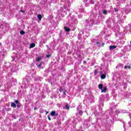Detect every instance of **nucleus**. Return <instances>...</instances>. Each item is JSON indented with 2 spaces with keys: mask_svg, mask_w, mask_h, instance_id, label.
Listing matches in <instances>:
<instances>
[{
  "mask_svg": "<svg viewBox=\"0 0 131 131\" xmlns=\"http://www.w3.org/2000/svg\"><path fill=\"white\" fill-rule=\"evenodd\" d=\"M20 12L21 13H25V11H23V10H20Z\"/></svg>",
  "mask_w": 131,
  "mask_h": 131,
  "instance_id": "obj_21",
  "label": "nucleus"
},
{
  "mask_svg": "<svg viewBox=\"0 0 131 131\" xmlns=\"http://www.w3.org/2000/svg\"><path fill=\"white\" fill-rule=\"evenodd\" d=\"M96 45H100V42H97Z\"/></svg>",
  "mask_w": 131,
  "mask_h": 131,
  "instance_id": "obj_25",
  "label": "nucleus"
},
{
  "mask_svg": "<svg viewBox=\"0 0 131 131\" xmlns=\"http://www.w3.org/2000/svg\"><path fill=\"white\" fill-rule=\"evenodd\" d=\"M117 48V46H110V50L112 51V50H114V49H116Z\"/></svg>",
  "mask_w": 131,
  "mask_h": 131,
  "instance_id": "obj_2",
  "label": "nucleus"
},
{
  "mask_svg": "<svg viewBox=\"0 0 131 131\" xmlns=\"http://www.w3.org/2000/svg\"><path fill=\"white\" fill-rule=\"evenodd\" d=\"M37 18H38V20H39L40 21V20H41V19L42 18V16L41 15V14H38Z\"/></svg>",
  "mask_w": 131,
  "mask_h": 131,
  "instance_id": "obj_5",
  "label": "nucleus"
},
{
  "mask_svg": "<svg viewBox=\"0 0 131 131\" xmlns=\"http://www.w3.org/2000/svg\"><path fill=\"white\" fill-rule=\"evenodd\" d=\"M34 110H37V107H35L34 108Z\"/></svg>",
  "mask_w": 131,
  "mask_h": 131,
  "instance_id": "obj_24",
  "label": "nucleus"
},
{
  "mask_svg": "<svg viewBox=\"0 0 131 131\" xmlns=\"http://www.w3.org/2000/svg\"><path fill=\"white\" fill-rule=\"evenodd\" d=\"M98 89H99V90H102V89H103V84L100 83L98 85Z\"/></svg>",
  "mask_w": 131,
  "mask_h": 131,
  "instance_id": "obj_7",
  "label": "nucleus"
},
{
  "mask_svg": "<svg viewBox=\"0 0 131 131\" xmlns=\"http://www.w3.org/2000/svg\"><path fill=\"white\" fill-rule=\"evenodd\" d=\"M11 106L13 107V108H16V104L14 102L11 103Z\"/></svg>",
  "mask_w": 131,
  "mask_h": 131,
  "instance_id": "obj_8",
  "label": "nucleus"
},
{
  "mask_svg": "<svg viewBox=\"0 0 131 131\" xmlns=\"http://www.w3.org/2000/svg\"><path fill=\"white\" fill-rule=\"evenodd\" d=\"M64 29L67 32H69V31H70V29L68 28L67 27H64Z\"/></svg>",
  "mask_w": 131,
  "mask_h": 131,
  "instance_id": "obj_4",
  "label": "nucleus"
},
{
  "mask_svg": "<svg viewBox=\"0 0 131 131\" xmlns=\"http://www.w3.org/2000/svg\"><path fill=\"white\" fill-rule=\"evenodd\" d=\"M88 60H90V58H88Z\"/></svg>",
  "mask_w": 131,
  "mask_h": 131,
  "instance_id": "obj_31",
  "label": "nucleus"
},
{
  "mask_svg": "<svg viewBox=\"0 0 131 131\" xmlns=\"http://www.w3.org/2000/svg\"><path fill=\"white\" fill-rule=\"evenodd\" d=\"M103 14H104V15H107V10H103Z\"/></svg>",
  "mask_w": 131,
  "mask_h": 131,
  "instance_id": "obj_12",
  "label": "nucleus"
},
{
  "mask_svg": "<svg viewBox=\"0 0 131 131\" xmlns=\"http://www.w3.org/2000/svg\"><path fill=\"white\" fill-rule=\"evenodd\" d=\"M82 131H84L83 130H82Z\"/></svg>",
  "mask_w": 131,
  "mask_h": 131,
  "instance_id": "obj_32",
  "label": "nucleus"
},
{
  "mask_svg": "<svg viewBox=\"0 0 131 131\" xmlns=\"http://www.w3.org/2000/svg\"><path fill=\"white\" fill-rule=\"evenodd\" d=\"M104 45H105V43H102V47H104Z\"/></svg>",
  "mask_w": 131,
  "mask_h": 131,
  "instance_id": "obj_27",
  "label": "nucleus"
},
{
  "mask_svg": "<svg viewBox=\"0 0 131 131\" xmlns=\"http://www.w3.org/2000/svg\"><path fill=\"white\" fill-rule=\"evenodd\" d=\"M41 60V57L39 56L36 59V62H39Z\"/></svg>",
  "mask_w": 131,
  "mask_h": 131,
  "instance_id": "obj_6",
  "label": "nucleus"
},
{
  "mask_svg": "<svg viewBox=\"0 0 131 131\" xmlns=\"http://www.w3.org/2000/svg\"><path fill=\"white\" fill-rule=\"evenodd\" d=\"M48 118L49 120H50V121L51 120V117H50V116H48Z\"/></svg>",
  "mask_w": 131,
  "mask_h": 131,
  "instance_id": "obj_20",
  "label": "nucleus"
},
{
  "mask_svg": "<svg viewBox=\"0 0 131 131\" xmlns=\"http://www.w3.org/2000/svg\"><path fill=\"white\" fill-rule=\"evenodd\" d=\"M50 57H51V55L50 54L46 55V57H47V58H50Z\"/></svg>",
  "mask_w": 131,
  "mask_h": 131,
  "instance_id": "obj_18",
  "label": "nucleus"
},
{
  "mask_svg": "<svg viewBox=\"0 0 131 131\" xmlns=\"http://www.w3.org/2000/svg\"><path fill=\"white\" fill-rule=\"evenodd\" d=\"M51 116H58V114H56V112L52 111L51 113Z\"/></svg>",
  "mask_w": 131,
  "mask_h": 131,
  "instance_id": "obj_1",
  "label": "nucleus"
},
{
  "mask_svg": "<svg viewBox=\"0 0 131 131\" xmlns=\"http://www.w3.org/2000/svg\"><path fill=\"white\" fill-rule=\"evenodd\" d=\"M97 73H98V71H97V70H95L94 71V74H95V75H96Z\"/></svg>",
  "mask_w": 131,
  "mask_h": 131,
  "instance_id": "obj_17",
  "label": "nucleus"
},
{
  "mask_svg": "<svg viewBox=\"0 0 131 131\" xmlns=\"http://www.w3.org/2000/svg\"><path fill=\"white\" fill-rule=\"evenodd\" d=\"M106 91H107V87L104 86L103 88V89H101V93H105V92H106Z\"/></svg>",
  "mask_w": 131,
  "mask_h": 131,
  "instance_id": "obj_3",
  "label": "nucleus"
},
{
  "mask_svg": "<svg viewBox=\"0 0 131 131\" xmlns=\"http://www.w3.org/2000/svg\"><path fill=\"white\" fill-rule=\"evenodd\" d=\"M37 67L40 68V67H41V63H39V64L37 66Z\"/></svg>",
  "mask_w": 131,
  "mask_h": 131,
  "instance_id": "obj_15",
  "label": "nucleus"
},
{
  "mask_svg": "<svg viewBox=\"0 0 131 131\" xmlns=\"http://www.w3.org/2000/svg\"><path fill=\"white\" fill-rule=\"evenodd\" d=\"M1 46H2V43L1 42H0V47H1Z\"/></svg>",
  "mask_w": 131,
  "mask_h": 131,
  "instance_id": "obj_29",
  "label": "nucleus"
},
{
  "mask_svg": "<svg viewBox=\"0 0 131 131\" xmlns=\"http://www.w3.org/2000/svg\"><path fill=\"white\" fill-rule=\"evenodd\" d=\"M127 68H128V69H130V66H128Z\"/></svg>",
  "mask_w": 131,
  "mask_h": 131,
  "instance_id": "obj_26",
  "label": "nucleus"
},
{
  "mask_svg": "<svg viewBox=\"0 0 131 131\" xmlns=\"http://www.w3.org/2000/svg\"><path fill=\"white\" fill-rule=\"evenodd\" d=\"M49 113V112H47L46 114H48Z\"/></svg>",
  "mask_w": 131,
  "mask_h": 131,
  "instance_id": "obj_30",
  "label": "nucleus"
},
{
  "mask_svg": "<svg viewBox=\"0 0 131 131\" xmlns=\"http://www.w3.org/2000/svg\"><path fill=\"white\" fill-rule=\"evenodd\" d=\"M35 47V43H31L30 45V48H34Z\"/></svg>",
  "mask_w": 131,
  "mask_h": 131,
  "instance_id": "obj_10",
  "label": "nucleus"
},
{
  "mask_svg": "<svg viewBox=\"0 0 131 131\" xmlns=\"http://www.w3.org/2000/svg\"><path fill=\"white\" fill-rule=\"evenodd\" d=\"M114 11H115V12H118V9H117L116 8H114Z\"/></svg>",
  "mask_w": 131,
  "mask_h": 131,
  "instance_id": "obj_19",
  "label": "nucleus"
},
{
  "mask_svg": "<svg viewBox=\"0 0 131 131\" xmlns=\"http://www.w3.org/2000/svg\"><path fill=\"white\" fill-rule=\"evenodd\" d=\"M101 79H105V78H106V75L105 74H102L101 76Z\"/></svg>",
  "mask_w": 131,
  "mask_h": 131,
  "instance_id": "obj_9",
  "label": "nucleus"
},
{
  "mask_svg": "<svg viewBox=\"0 0 131 131\" xmlns=\"http://www.w3.org/2000/svg\"><path fill=\"white\" fill-rule=\"evenodd\" d=\"M66 108L67 110H69V109H70V107H69V106H68V105H66Z\"/></svg>",
  "mask_w": 131,
  "mask_h": 131,
  "instance_id": "obj_14",
  "label": "nucleus"
},
{
  "mask_svg": "<svg viewBox=\"0 0 131 131\" xmlns=\"http://www.w3.org/2000/svg\"><path fill=\"white\" fill-rule=\"evenodd\" d=\"M15 103H16V104H19L20 102H19V101L16 100L15 101Z\"/></svg>",
  "mask_w": 131,
  "mask_h": 131,
  "instance_id": "obj_16",
  "label": "nucleus"
},
{
  "mask_svg": "<svg viewBox=\"0 0 131 131\" xmlns=\"http://www.w3.org/2000/svg\"><path fill=\"white\" fill-rule=\"evenodd\" d=\"M127 68V66H125L124 69H126Z\"/></svg>",
  "mask_w": 131,
  "mask_h": 131,
  "instance_id": "obj_23",
  "label": "nucleus"
},
{
  "mask_svg": "<svg viewBox=\"0 0 131 131\" xmlns=\"http://www.w3.org/2000/svg\"><path fill=\"white\" fill-rule=\"evenodd\" d=\"M59 92H62V89H60Z\"/></svg>",
  "mask_w": 131,
  "mask_h": 131,
  "instance_id": "obj_28",
  "label": "nucleus"
},
{
  "mask_svg": "<svg viewBox=\"0 0 131 131\" xmlns=\"http://www.w3.org/2000/svg\"><path fill=\"white\" fill-rule=\"evenodd\" d=\"M17 108H21V103H17Z\"/></svg>",
  "mask_w": 131,
  "mask_h": 131,
  "instance_id": "obj_13",
  "label": "nucleus"
},
{
  "mask_svg": "<svg viewBox=\"0 0 131 131\" xmlns=\"http://www.w3.org/2000/svg\"><path fill=\"white\" fill-rule=\"evenodd\" d=\"M20 34H21V35H24V34H25V32H24V31L22 30V31H20Z\"/></svg>",
  "mask_w": 131,
  "mask_h": 131,
  "instance_id": "obj_11",
  "label": "nucleus"
},
{
  "mask_svg": "<svg viewBox=\"0 0 131 131\" xmlns=\"http://www.w3.org/2000/svg\"><path fill=\"white\" fill-rule=\"evenodd\" d=\"M86 61L84 60L83 62V64H86Z\"/></svg>",
  "mask_w": 131,
  "mask_h": 131,
  "instance_id": "obj_22",
  "label": "nucleus"
}]
</instances>
